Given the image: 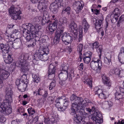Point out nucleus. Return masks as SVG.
I'll list each match as a JSON object with an SVG mask.
<instances>
[{"instance_id": "f257e3e1", "label": "nucleus", "mask_w": 124, "mask_h": 124, "mask_svg": "<svg viewBox=\"0 0 124 124\" xmlns=\"http://www.w3.org/2000/svg\"><path fill=\"white\" fill-rule=\"evenodd\" d=\"M30 58L31 59L32 58V62L34 65H36L38 63V59L35 58L32 55H29V54L27 53L22 54L16 63V65L18 67L21 68L22 70L24 72H25L29 70V65L26 61Z\"/></svg>"}, {"instance_id": "f03ea898", "label": "nucleus", "mask_w": 124, "mask_h": 124, "mask_svg": "<svg viewBox=\"0 0 124 124\" xmlns=\"http://www.w3.org/2000/svg\"><path fill=\"white\" fill-rule=\"evenodd\" d=\"M86 106L85 105H80L79 103L78 104H77V103H73L72 105L71 109L70 110V114L74 116V117H76L77 114L79 112L80 113H81L82 115H87L88 114L85 112L84 110Z\"/></svg>"}, {"instance_id": "7ed1b4c3", "label": "nucleus", "mask_w": 124, "mask_h": 124, "mask_svg": "<svg viewBox=\"0 0 124 124\" xmlns=\"http://www.w3.org/2000/svg\"><path fill=\"white\" fill-rule=\"evenodd\" d=\"M49 16L48 12L46 11H44L42 17L37 16L34 18L33 21L36 23L40 22L42 25H45L46 23L50 22Z\"/></svg>"}, {"instance_id": "20e7f679", "label": "nucleus", "mask_w": 124, "mask_h": 124, "mask_svg": "<svg viewBox=\"0 0 124 124\" xmlns=\"http://www.w3.org/2000/svg\"><path fill=\"white\" fill-rule=\"evenodd\" d=\"M11 102L4 101V102L0 104V115L3 114L9 115L12 112V109L10 106Z\"/></svg>"}, {"instance_id": "39448f33", "label": "nucleus", "mask_w": 124, "mask_h": 124, "mask_svg": "<svg viewBox=\"0 0 124 124\" xmlns=\"http://www.w3.org/2000/svg\"><path fill=\"white\" fill-rule=\"evenodd\" d=\"M102 63L99 60L94 57L90 63V66L91 68L93 70H96L97 73H99L101 68Z\"/></svg>"}, {"instance_id": "423d86ee", "label": "nucleus", "mask_w": 124, "mask_h": 124, "mask_svg": "<svg viewBox=\"0 0 124 124\" xmlns=\"http://www.w3.org/2000/svg\"><path fill=\"white\" fill-rule=\"evenodd\" d=\"M27 27V32L30 33L32 36L35 37V34L37 33H41L39 31V29L41 28V27L38 25H35L34 26L31 24L29 23Z\"/></svg>"}, {"instance_id": "0eeeda50", "label": "nucleus", "mask_w": 124, "mask_h": 124, "mask_svg": "<svg viewBox=\"0 0 124 124\" xmlns=\"http://www.w3.org/2000/svg\"><path fill=\"white\" fill-rule=\"evenodd\" d=\"M63 0H56L55 2L51 4L50 7V9L54 14H56L58 11L59 6L62 5V3Z\"/></svg>"}, {"instance_id": "6e6552de", "label": "nucleus", "mask_w": 124, "mask_h": 124, "mask_svg": "<svg viewBox=\"0 0 124 124\" xmlns=\"http://www.w3.org/2000/svg\"><path fill=\"white\" fill-rule=\"evenodd\" d=\"M27 31L28 30H27L26 29L23 28V35L27 41H29L32 40L30 44L28 45V46L29 47L31 46L33 47L36 45V43L34 42H33L32 39H33V38H32V36L30 33L28 32Z\"/></svg>"}, {"instance_id": "1a4fd4ad", "label": "nucleus", "mask_w": 124, "mask_h": 124, "mask_svg": "<svg viewBox=\"0 0 124 124\" xmlns=\"http://www.w3.org/2000/svg\"><path fill=\"white\" fill-rule=\"evenodd\" d=\"M10 74V72L8 71L2 69L0 75V88L3 86V81L8 78Z\"/></svg>"}, {"instance_id": "9d476101", "label": "nucleus", "mask_w": 124, "mask_h": 124, "mask_svg": "<svg viewBox=\"0 0 124 124\" xmlns=\"http://www.w3.org/2000/svg\"><path fill=\"white\" fill-rule=\"evenodd\" d=\"M70 99L72 101H75L76 102L75 103H77V104H78L79 103L80 105H84L86 106L88 104V102H89V101H86L85 100H83V98L80 97H78L74 94H73L71 96Z\"/></svg>"}, {"instance_id": "9b49d317", "label": "nucleus", "mask_w": 124, "mask_h": 124, "mask_svg": "<svg viewBox=\"0 0 124 124\" xmlns=\"http://www.w3.org/2000/svg\"><path fill=\"white\" fill-rule=\"evenodd\" d=\"M61 39L63 43L66 45L71 43L72 41V37L69 33L66 32L62 34Z\"/></svg>"}, {"instance_id": "f8f14e48", "label": "nucleus", "mask_w": 124, "mask_h": 124, "mask_svg": "<svg viewBox=\"0 0 124 124\" xmlns=\"http://www.w3.org/2000/svg\"><path fill=\"white\" fill-rule=\"evenodd\" d=\"M41 51V50H39L38 52L36 51L33 55V57L43 61H46L48 59V56L46 54H44Z\"/></svg>"}, {"instance_id": "ddd939ff", "label": "nucleus", "mask_w": 124, "mask_h": 124, "mask_svg": "<svg viewBox=\"0 0 124 124\" xmlns=\"http://www.w3.org/2000/svg\"><path fill=\"white\" fill-rule=\"evenodd\" d=\"M83 2L82 0L77 1L74 2L73 7L74 9H76L77 13H78L82 10L84 6Z\"/></svg>"}, {"instance_id": "4468645a", "label": "nucleus", "mask_w": 124, "mask_h": 124, "mask_svg": "<svg viewBox=\"0 0 124 124\" xmlns=\"http://www.w3.org/2000/svg\"><path fill=\"white\" fill-rule=\"evenodd\" d=\"M96 114L94 113L92 115V119L93 120V121L95 122L96 123H101L103 122L102 118L103 117L101 113L99 112H96Z\"/></svg>"}, {"instance_id": "2eb2a0df", "label": "nucleus", "mask_w": 124, "mask_h": 124, "mask_svg": "<svg viewBox=\"0 0 124 124\" xmlns=\"http://www.w3.org/2000/svg\"><path fill=\"white\" fill-rule=\"evenodd\" d=\"M6 100L5 101L12 102L13 101L12 96L13 94V92L11 90V88L10 87H8L6 88Z\"/></svg>"}, {"instance_id": "dca6fc26", "label": "nucleus", "mask_w": 124, "mask_h": 124, "mask_svg": "<svg viewBox=\"0 0 124 124\" xmlns=\"http://www.w3.org/2000/svg\"><path fill=\"white\" fill-rule=\"evenodd\" d=\"M55 66L53 64H50L49 66L48 78L50 79H52L55 76Z\"/></svg>"}, {"instance_id": "f3484780", "label": "nucleus", "mask_w": 124, "mask_h": 124, "mask_svg": "<svg viewBox=\"0 0 124 124\" xmlns=\"http://www.w3.org/2000/svg\"><path fill=\"white\" fill-rule=\"evenodd\" d=\"M69 29L70 31L72 32L75 34L77 35L78 32L77 24L74 22H72L69 26Z\"/></svg>"}, {"instance_id": "a211bd4d", "label": "nucleus", "mask_w": 124, "mask_h": 124, "mask_svg": "<svg viewBox=\"0 0 124 124\" xmlns=\"http://www.w3.org/2000/svg\"><path fill=\"white\" fill-rule=\"evenodd\" d=\"M92 55V53L90 51H88L83 54V59L85 63L88 64L90 62Z\"/></svg>"}, {"instance_id": "6ab92c4d", "label": "nucleus", "mask_w": 124, "mask_h": 124, "mask_svg": "<svg viewBox=\"0 0 124 124\" xmlns=\"http://www.w3.org/2000/svg\"><path fill=\"white\" fill-rule=\"evenodd\" d=\"M0 49L2 51L3 56H6L7 55L9 54V47L3 44H1L0 45Z\"/></svg>"}, {"instance_id": "aec40b11", "label": "nucleus", "mask_w": 124, "mask_h": 124, "mask_svg": "<svg viewBox=\"0 0 124 124\" xmlns=\"http://www.w3.org/2000/svg\"><path fill=\"white\" fill-rule=\"evenodd\" d=\"M47 0L41 2L39 3V4L38 6V8L41 11H42L44 10V11H46L45 10L47 8Z\"/></svg>"}, {"instance_id": "412c9836", "label": "nucleus", "mask_w": 124, "mask_h": 124, "mask_svg": "<svg viewBox=\"0 0 124 124\" xmlns=\"http://www.w3.org/2000/svg\"><path fill=\"white\" fill-rule=\"evenodd\" d=\"M65 97L64 96H62L61 97H59L55 100V105L56 107L59 108L62 107H61V104L62 103V101L64 100Z\"/></svg>"}, {"instance_id": "4be33fe9", "label": "nucleus", "mask_w": 124, "mask_h": 124, "mask_svg": "<svg viewBox=\"0 0 124 124\" xmlns=\"http://www.w3.org/2000/svg\"><path fill=\"white\" fill-rule=\"evenodd\" d=\"M58 23V21L56 20L53 23L51 22L49 23V28L50 32H53L56 30Z\"/></svg>"}, {"instance_id": "5701e85b", "label": "nucleus", "mask_w": 124, "mask_h": 124, "mask_svg": "<svg viewBox=\"0 0 124 124\" xmlns=\"http://www.w3.org/2000/svg\"><path fill=\"white\" fill-rule=\"evenodd\" d=\"M118 59L119 62L122 63H124V48H121L119 54Z\"/></svg>"}, {"instance_id": "b1692460", "label": "nucleus", "mask_w": 124, "mask_h": 124, "mask_svg": "<svg viewBox=\"0 0 124 124\" xmlns=\"http://www.w3.org/2000/svg\"><path fill=\"white\" fill-rule=\"evenodd\" d=\"M20 11L19 8H17L14 7V6H12L9 9V13L11 15L16 14L18 11Z\"/></svg>"}, {"instance_id": "393cba45", "label": "nucleus", "mask_w": 124, "mask_h": 124, "mask_svg": "<svg viewBox=\"0 0 124 124\" xmlns=\"http://www.w3.org/2000/svg\"><path fill=\"white\" fill-rule=\"evenodd\" d=\"M68 73L61 72L59 75V78L60 80L65 81L67 79L68 77Z\"/></svg>"}, {"instance_id": "a878e982", "label": "nucleus", "mask_w": 124, "mask_h": 124, "mask_svg": "<svg viewBox=\"0 0 124 124\" xmlns=\"http://www.w3.org/2000/svg\"><path fill=\"white\" fill-rule=\"evenodd\" d=\"M15 42L13 43V47L15 49H17L20 47L21 44V42L20 39H14Z\"/></svg>"}, {"instance_id": "bb28decb", "label": "nucleus", "mask_w": 124, "mask_h": 124, "mask_svg": "<svg viewBox=\"0 0 124 124\" xmlns=\"http://www.w3.org/2000/svg\"><path fill=\"white\" fill-rule=\"evenodd\" d=\"M7 38H6V41L7 43V45H6L9 47L11 46L13 47V42L14 41V39L10 35H7Z\"/></svg>"}, {"instance_id": "cd10ccee", "label": "nucleus", "mask_w": 124, "mask_h": 124, "mask_svg": "<svg viewBox=\"0 0 124 124\" xmlns=\"http://www.w3.org/2000/svg\"><path fill=\"white\" fill-rule=\"evenodd\" d=\"M111 54L110 53H108L104 57L103 61L104 63L107 64H109L111 62Z\"/></svg>"}, {"instance_id": "c85d7f7f", "label": "nucleus", "mask_w": 124, "mask_h": 124, "mask_svg": "<svg viewBox=\"0 0 124 124\" xmlns=\"http://www.w3.org/2000/svg\"><path fill=\"white\" fill-rule=\"evenodd\" d=\"M7 57L3 56L4 61L6 63L9 64L11 63L13 61V59L12 57V55L11 54H8L7 55Z\"/></svg>"}, {"instance_id": "c756f323", "label": "nucleus", "mask_w": 124, "mask_h": 124, "mask_svg": "<svg viewBox=\"0 0 124 124\" xmlns=\"http://www.w3.org/2000/svg\"><path fill=\"white\" fill-rule=\"evenodd\" d=\"M65 99L63 100V101H62V103L63 104V106L61 108V109L62 110H64L68 107V104L69 103V99L66 98V97L64 96Z\"/></svg>"}, {"instance_id": "7c9ffc66", "label": "nucleus", "mask_w": 124, "mask_h": 124, "mask_svg": "<svg viewBox=\"0 0 124 124\" xmlns=\"http://www.w3.org/2000/svg\"><path fill=\"white\" fill-rule=\"evenodd\" d=\"M103 19L102 18L101 19H97L96 20L95 23V28L96 29H100L101 28L102 25V22Z\"/></svg>"}, {"instance_id": "2f4dec72", "label": "nucleus", "mask_w": 124, "mask_h": 124, "mask_svg": "<svg viewBox=\"0 0 124 124\" xmlns=\"http://www.w3.org/2000/svg\"><path fill=\"white\" fill-rule=\"evenodd\" d=\"M82 26L83 27L84 31L86 32L89 27L90 26L87 22L86 19L84 18L82 22Z\"/></svg>"}, {"instance_id": "473e14b6", "label": "nucleus", "mask_w": 124, "mask_h": 124, "mask_svg": "<svg viewBox=\"0 0 124 124\" xmlns=\"http://www.w3.org/2000/svg\"><path fill=\"white\" fill-rule=\"evenodd\" d=\"M27 86V83H21L20 85L18 86V88L19 90L21 92H24L26 90V88Z\"/></svg>"}, {"instance_id": "72a5a7b5", "label": "nucleus", "mask_w": 124, "mask_h": 124, "mask_svg": "<svg viewBox=\"0 0 124 124\" xmlns=\"http://www.w3.org/2000/svg\"><path fill=\"white\" fill-rule=\"evenodd\" d=\"M102 107L105 108L111 107L113 104L112 102L110 101H105L103 102Z\"/></svg>"}, {"instance_id": "f704fd0d", "label": "nucleus", "mask_w": 124, "mask_h": 124, "mask_svg": "<svg viewBox=\"0 0 124 124\" xmlns=\"http://www.w3.org/2000/svg\"><path fill=\"white\" fill-rule=\"evenodd\" d=\"M41 33H37L36 34H35V37L34 36H32V38H33V39H32L33 42H35L36 41H39L40 40V38H41Z\"/></svg>"}, {"instance_id": "c9c22d12", "label": "nucleus", "mask_w": 124, "mask_h": 124, "mask_svg": "<svg viewBox=\"0 0 124 124\" xmlns=\"http://www.w3.org/2000/svg\"><path fill=\"white\" fill-rule=\"evenodd\" d=\"M69 66L67 65L62 64V66L60 68L62 72L68 73V69Z\"/></svg>"}, {"instance_id": "e433bc0d", "label": "nucleus", "mask_w": 124, "mask_h": 124, "mask_svg": "<svg viewBox=\"0 0 124 124\" xmlns=\"http://www.w3.org/2000/svg\"><path fill=\"white\" fill-rule=\"evenodd\" d=\"M92 80L91 78L88 77L85 79L84 82L87 84L90 88H91L92 86Z\"/></svg>"}, {"instance_id": "4c0bfd02", "label": "nucleus", "mask_w": 124, "mask_h": 124, "mask_svg": "<svg viewBox=\"0 0 124 124\" xmlns=\"http://www.w3.org/2000/svg\"><path fill=\"white\" fill-rule=\"evenodd\" d=\"M70 8L68 7L66 8H63L62 10V14H67L68 15L70 14Z\"/></svg>"}, {"instance_id": "58836bf2", "label": "nucleus", "mask_w": 124, "mask_h": 124, "mask_svg": "<svg viewBox=\"0 0 124 124\" xmlns=\"http://www.w3.org/2000/svg\"><path fill=\"white\" fill-rule=\"evenodd\" d=\"M41 51L42 52V53L44 54H46L47 56L49 53V49L48 48V47L47 46H43Z\"/></svg>"}, {"instance_id": "ea45409f", "label": "nucleus", "mask_w": 124, "mask_h": 124, "mask_svg": "<svg viewBox=\"0 0 124 124\" xmlns=\"http://www.w3.org/2000/svg\"><path fill=\"white\" fill-rule=\"evenodd\" d=\"M21 14L20 11H18L16 14L12 15V18L15 20H16L18 19L19 20L21 18L20 16V14Z\"/></svg>"}, {"instance_id": "a19ab883", "label": "nucleus", "mask_w": 124, "mask_h": 124, "mask_svg": "<svg viewBox=\"0 0 124 124\" xmlns=\"http://www.w3.org/2000/svg\"><path fill=\"white\" fill-rule=\"evenodd\" d=\"M33 81L38 83L39 82L40 79L39 78V75L38 74H34L32 75Z\"/></svg>"}, {"instance_id": "79ce46f5", "label": "nucleus", "mask_w": 124, "mask_h": 124, "mask_svg": "<svg viewBox=\"0 0 124 124\" xmlns=\"http://www.w3.org/2000/svg\"><path fill=\"white\" fill-rule=\"evenodd\" d=\"M116 73L119 77L120 78L124 77V70H120L118 69V70H116Z\"/></svg>"}, {"instance_id": "37998d69", "label": "nucleus", "mask_w": 124, "mask_h": 124, "mask_svg": "<svg viewBox=\"0 0 124 124\" xmlns=\"http://www.w3.org/2000/svg\"><path fill=\"white\" fill-rule=\"evenodd\" d=\"M20 81L22 83H26L28 82V80L27 79L26 75V74H23L21 76L20 78Z\"/></svg>"}, {"instance_id": "c03bdc74", "label": "nucleus", "mask_w": 124, "mask_h": 124, "mask_svg": "<svg viewBox=\"0 0 124 124\" xmlns=\"http://www.w3.org/2000/svg\"><path fill=\"white\" fill-rule=\"evenodd\" d=\"M64 28V27H62L61 28H57L56 31V35H58V36H59L60 37L62 35V34L63 32Z\"/></svg>"}, {"instance_id": "a18cd8bd", "label": "nucleus", "mask_w": 124, "mask_h": 124, "mask_svg": "<svg viewBox=\"0 0 124 124\" xmlns=\"http://www.w3.org/2000/svg\"><path fill=\"white\" fill-rule=\"evenodd\" d=\"M83 45L82 44H80L77 46V50L80 54V55H82Z\"/></svg>"}, {"instance_id": "49530a36", "label": "nucleus", "mask_w": 124, "mask_h": 124, "mask_svg": "<svg viewBox=\"0 0 124 124\" xmlns=\"http://www.w3.org/2000/svg\"><path fill=\"white\" fill-rule=\"evenodd\" d=\"M120 93L117 92H116L115 93V96L116 100H119L123 98V95H122V93Z\"/></svg>"}, {"instance_id": "de8ad7c7", "label": "nucleus", "mask_w": 124, "mask_h": 124, "mask_svg": "<svg viewBox=\"0 0 124 124\" xmlns=\"http://www.w3.org/2000/svg\"><path fill=\"white\" fill-rule=\"evenodd\" d=\"M78 114H77L76 116L74 117V119L75 121L77 123H78V124L79 123L80 121H82V117L78 115Z\"/></svg>"}, {"instance_id": "09e8293b", "label": "nucleus", "mask_w": 124, "mask_h": 124, "mask_svg": "<svg viewBox=\"0 0 124 124\" xmlns=\"http://www.w3.org/2000/svg\"><path fill=\"white\" fill-rule=\"evenodd\" d=\"M95 91V93L96 94H97L99 95L101 93H102V90L100 88H99L98 87H95L94 89Z\"/></svg>"}, {"instance_id": "8fccbe9b", "label": "nucleus", "mask_w": 124, "mask_h": 124, "mask_svg": "<svg viewBox=\"0 0 124 124\" xmlns=\"http://www.w3.org/2000/svg\"><path fill=\"white\" fill-rule=\"evenodd\" d=\"M120 13V10L118 8H116L113 11V13L115 16L118 17Z\"/></svg>"}, {"instance_id": "3c124183", "label": "nucleus", "mask_w": 124, "mask_h": 124, "mask_svg": "<svg viewBox=\"0 0 124 124\" xmlns=\"http://www.w3.org/2000/svg\"><path fill=\"white\" fill-rule=\"evenodd\" d=\"M99 44L98 42L96 41L94 43H91V46L93 50L94 48L96 49L99 46Z\"/></svg>"}, {"instance_id": "603ef678", "label": "nucleus", "mask_w": 124, "mask_h": 124, "mask_svg": "<svg viewBox=\"0 0 124 124\" xmlns=\"http://www.w3.org/2000/svg\"><path fill=\"white\" fill-rule=\"evenodd\" d=\"M60 37L59 36H58V35H56L53 40V42L54 44H57L59 43Z\"/></svg>"}, {"instance_id": "864d4df0", "label": "nucleus", "mask_w": 124, "mask_h": 124, "mask_svg": "<svg viewBox=\"0 0 124 124\" xmlns=\"http://www.w3.org/2000/svg\"><path fill=\"white\" fill-rule=\"evenodd\" d=\"M29 114L30 115H32L35 112V111L34 109L31 107L29 108L27 110Z\"/></svg>"}, {"instance_id": "5fc2aeb1", "label": "nucleus", "mask_w": 124, "mask_h": 124, "mask_svg": "<svg viewBox=\"0 0 124 124\" xmlns=\"http://www.w3.org/2000/svg\"><path fill=\"white\" fill-rule=\"evenodd\" d=\"M60 21L62 25L64 27L67 23V19L65 17H64L62 19L60 20Z\"/></svg>"}, {"instance_id": "6e6d98bb", "label": "nucleus", "mask_w": 124, "mask_h": 124, "mask_svg": "<svg viewBox=\"0 0 124 124\" xmlns=\"http://www.w3.org/2000/svg\"><path fill=\"white\" fill-rule=\"evenodd\" d=\"M55 81L53 80V81L50 84L49 86V88L50 90H52L55 86Z\"/></svg>"}, {"instance_id": "4d7b16f0", "label": "nucleus", "mask_w": 124, "mask_h": 124, "mask_svg": "<svg viewBox=\"0 0 124 124\" xmlns=\"http://www.w3.org/2000/svg\"><path fill=\"white\" fill-rule=\"evenodd\" d=\"M51 122L52 124H57V118L56 117H53L52 116L51 118Z\"/></svg>"}, {"instance_id": "13d9d810", "label": "nucleus", "mask_w": 124, "mask_h": 124, "mask_svg": "<svg viewBox=\"0 0 124 124\" xmlns=\"http://www.w3.org/2000/svg\"><path fill=\"white\" fill-rule=\"evenodd\" d=\"M45 91L42 88H39L37 90V94L39 95H43Z\"/></svg>"}, {"instance_id": "bf43d9fd", "label": "nucleus", "mask_w": 124, "mask_h": 124, "mask_svg": "<svg viewBox=\"0 0 124 124\" xmlns=\"http://www.w3.org/2000/svg\"><path fill=\"white\" fill-rule=\"evenodd\" d=\"M103 83L104 85L109 87H110L111 86V83L109 79L106 81H103Z\"/></svg>"}, {"instance_id": "052dcab7", "label": "nucleus", "mask_w": 124, "mask_h": 124, "mask_svg": "<svg viewBox=\"0 0 124 124\" xmlns=\"http://www.w3.org/2000/svg\"><path fill=\"white\" fill-rule=\"evenodd\" d=\"M96 49V51L98 54L100 53H101L103 49L102 46V45H99Z\"/></svg>"}, {"instance_id": "680f3d73", "label": "nucleus", "mask_w": 124, "mask_h": 124, "mask_svg": "<svg viewBox=\"0 0 124 124\" xmlns=\"http://www.w3.org/2000/svg\"><path fill=\"white\" fill-rule=\"evenodd\" d=\"M98 97L101 99H105L106 98V95L103 93H101L100 94L98 95Z\"/></svg>"}, {"instance_id": "e2e57ef3", "label": "nucleus", "mask_w": 124, "mask_h": 124, "mask_svg": "<svg viewBox=\"0 0 124 124\" xmlns=\"http://www.w3.org/2000/svg\"><path fill=\"white\" fill-rule=\"evenodd\" d=\"M1 115H0V122L1 123H3L6 121V118L3 116H0Z\"/></svg>"}, {"instance_id": "0e129e2a", "label": "nucleus", "mask_w": 124, "mask_h": 124, "mask_svg": "<svg viewBox=\"0 0 124 124\" xmlns=\"http://www.w3.org/2000/svg\"><path fill=\"white\" fill-rule=\"evenodd\" d=\"M102 78V82L106 81L109 78L107 77L105 74H102L101 76Z\"/></svg>"}, {"instance_id": "69168bd1", "label": "nucleus", "mask_w": 124, "mask_h": 124, "mask_svg": "<svg viewBox=\"0 0 124 124\" xmlns=\"http://www.w3.org/2000/svg\"><path fill=\"white\" fill-rule=\"evenodd\" d=\"M51 118L49 119V118H45L44 122L46 124H49L51 122Z\"/></svg>"}, {"instance_id": "338daca9", "label": "nucleus", "mask_w": 124, "mask_h": 124, "mask_svg": "<svg viewBox=\"0 0 124 124\" xmlns=\"http://www.w3.org/2000/svg\"><path fill=\"white\" fill-rule=\"evenodd\" d=\"M44 36H42L41 37L39 41L40 43H43L46 42V39H44Z\"/></svg>"}, {"instance_id": "774afa93", "label": "nucleus", "mask_w": 124, "mask_h": 124, "mask_svg": "<svg viewBox=\"0 0 124 124\" xmlns=\"http://www.w3.org/2000/svg\"><path fill=\"white\" fill-rule=\"evenodd\" d=\"M11 124H19V122L16 120H14L12 121L11 123Z\"/></svg>"}]
</instances>
